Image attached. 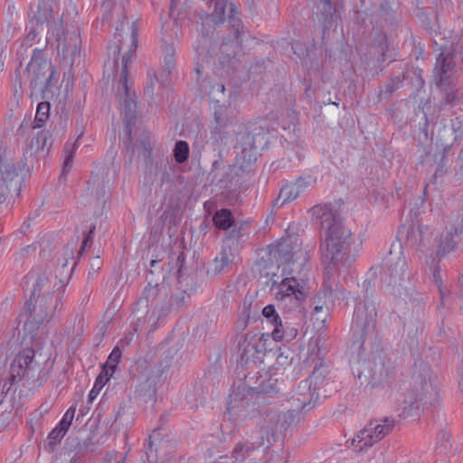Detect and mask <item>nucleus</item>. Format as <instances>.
<instances>
[{
	"label": "nucleus",
	"mask_w": 463,
	"mask_h": 463,
	"mask_svg": "<svg viewBox=\"0 0 463 463\" xmlns=\"http://www.w3.org/2000/svg\"><path fill=\"white\" fill-rule=\"evenodd\" d=\"M213 11L210 14L211 21L218 24L224 21L225 12L228 9V18L232 23L233 37L232 40L224 41L221 45L222 59L221 64L226 66L232 62L241 51V44L242 43V35L240 32L241 21L236 16L238 12L233 3L228 0H216L213 3Z\"/></svg>",
	"instance_id": "nucleus-4"
},
{
	"label": "nucleus",
	"mask_w": 463,
	"mask_h": 463,
	"mask_svg": "<svg viewBox=\"0 0 463 463\" xmlns=\"http://www.w3.org/2000/svg\"><path fill=\"white\" fill-rule=\"evenodd\" d=\"M66 433H63L61 430L55 427L48 435V441L46 449L49 451H53L56 446L61 442Z\"/></svg>",
	"instance_id": "nucleus-32"
},
{
	"label": "nucleus",
	"mask_w": 463,
	"mask_h": 463,
	"mask_svg": "<svg viewBox=\"0 0 463 463\" xmlns=\"http://www.w3.org/2000/svg\"><path fill=\"white\" fill-rule=\"evenodd\" d=\"M378 43L377 52L379 55L383 56L386 50V36L384 34H380L378 36Z\"/></svg>",
	"instance_id": "nucleus-45"
},
{
	"label": "nucleus",
	"mask_w": 463,
	"mask_h": 463,
	"mask_svg": "<svg viewBox=\"0 0 463 463\" xmlns=\"http://www.w3.org/2000/svg\"><path fill=\"white\" fill-rule=\"evenodd\" d=\"M312 221L327 234L335 226H345L333 211L330 203L317 204L310 209Z\"/></svg>",
	"instance_id": "nucleus-13"
},
{
	"label": "nucleus",
	"mask_w": 463,
	"mask_h": 463,
	"mask_svg": "<svg viewBox=\"0 0 463 463\" xmlns=\"http://www.w3.org/2000/svg\"><path fill=\"white\" fill-rule=\"evenodd\" d=\"M394 427V419L385 417L368 422L351 440L356 450L371 447L388 435Z\"/></svg>",
	"instance_id": "nucleus-7"
},
{
	"label": "nucleus",
	"mask_w": 463,
	"mask_h": 463,
	"mask_svg": "<svg viewBox=\"0 0 463 463\" xmlns=\"http://www.w3.org/2000/svg\"><path fill=\"white\" fill-rule=\"evenodd\" d=\"M410 261L404 256H400L395 262L389 266V282L392 293L397 296L405 294L409 289L411 280Z\"/></svg>",
	"instance_id": "nucleus-10"
},
{
	"label": "nucleus",
	"mask_w": 463,
	"mask_h": 463,
	"mask_svg": "<svg viewBox=\"0 0 463 463\" xmlns=\"http://www.w3.org/2000/svg\"><path fill=\"white\" fill-rule=\"evenodd\" d=\"M58 9V0H39L35 9L31 7L32 23H35L37 25L49 23Z\"/></svg>",
	"instance_id": "nucleus-20"
},
{
	"label": "nucleus",
	"mask_w": 463,
	"mask_h": 463,
	"mask_svg": "<svg viewBox=\"0 0 463 463\" xmlns=\"http://www.w3.org/2000/svg\"><path fill=\"white\" fill-rule=\"evenodd\" d=\"M272 337L275 341L290 342L295 339L298 334V327L290 323L288 318L283 321L279 318L273 326Z\"/></svg>",
	"instance_id": "nucleus-24"
},
{
	"label": "nucleus",
	"mask_w": 463,
	"mask_h": 463,
	"mask_svg": "<svg viewBox=\"0 0 463 463\" xmlns=\"http://www.w3.org/2000/svg\"><path fill=\"white\" fill-rule=\"evenodd\" d=\"M257 346L255 343L244 341L243 343V350L241 356L246 360L250 359L255 353H257Z\"/></svg>",
	"instance_id": "nucleus-43"
},
{
	"label": "nucleus",
	"mask_w": 463,
	"mask_h": 463,
	"mask_svg": "<svg viewBox=\"0 0 463 463\" xmlns=\"http://www.w3.org/2000/svg\"><path fill=\"white\" fill-rule=\"evenodd\" d=\"M184 259L183 257V255H179L178 258H177V261L180 262L181 264H183Z\"/></svg>",
	"instance_id": "nucleus-55"
},
{
	"label": "nucleus",
	"mask_w": 463,
	"mask_h": 463,
	"mask_svg": "<svg viewBox=\"0 0 463 463\" xmlns=\"http://www.w3.org/2000/svg\"><path fill=\"white\" fill-rule=\"evenodd\" d=\"M110 376L104 374H99L98 378L96 379V382L94 383L93 388L90 390L89 393V398L90 400H93L97 397L99 391L102 389V387L105 385V383L109 380Z\"/></svg>",
	"instance_id": "nucleus-33"
},
{
	"label": "nucleus",
	"mask_w": 463,
	"mask_h": 463,
	"mask_svg": "<svg viewBox=\"0 0 463 463\" xmlns=\"http://www.w3.org/2000/svg\"><path fill=\"white\" fill-rule=\"evenodd\" d=\"M351 230L346 226H335L324 234L320 254L326 269L338 272L347 270L354 261L359 249Z\"/></svg>",
	"instance_id": "nucleus-3"
},
{
	"label": "nucleus",
	"mask_w": 463,
	"mask_h": 463,
	"mask_svg": "<svg viewBox=\"0 0 463 463\" xmlns=\"http://www.w3.org/2000/svg\"><path fill=\"white\" fill-rule=\"evenodd\" d=\"M82 135L83 134L80 133L78 136L75 143L71 146H70L69 144H66L65 146H64V151H65V154H66V157H65L64 165H63V167H62V172H61L62 175H66L70 172V170H71V168L72 166L73 156H74V153H75V151H76V149L78 147V143H79L80 139L82 137Z\"/></svg>",
	"instance_id": "nucleus-30"
},
{
	"label": "nucleus",
	"mask_w": 463,
	"mask_h": 463,
	"mask_svg": "<svg viewBox=\"0 0 463 463\" xmlns=\"http://www.w3.org/2000/svg\"><path fill=\"white\" fill-rule=\"evenodd\" d=\"M51 67L44 63L43 65H39L37 71L35 65L31 64L29 71L32 73V83L36 87L37 85H48L49 79L51 78L52 72L47 75V72L50 71Z\"/></svg>",
	"instance_id": "nucleus-26"
},
{
	"label": "nucleus",
	"mask_w": 463,
	"mask_h": 463,
	"mask_svg": "<svg viewBox=\"0 0 463 463\" xmlns=\"http://www.w3.org/2000/svg\"><path fill=\"white\" fill-rule=\"evenodd\" d=\"M5 386H6V383H5V384L3 385V390L5 388Z\"/></svg>",
	"instance_id": "nucleus-64"
},
{
	"label": "nucleus",
	"mask_w": 463,
	"mask_h": 463,
	"mask_svg": "<svg viewBox=\"0 0 463 463\" xmlns=\"http://www.w3.org/2000/svg\"><path fill=\"white\" fill-rule=\"evenodd\" d=\"M60 430L63 431V433H66L71 427V424L61 419V420L59 422V424L56 426Z\"/></svg>",
	"instance_id": "nucleus-48"
},
{
	"label": "nucleus",
	"mask_w": 463,
	"mask_h": 463,
	"mask_svg": "<svg viewBox=\"0 0 463 463\" xmlns=\"http://www.w3.org/2000/svg\"><path fill=\"white\" fill-rule=\"evenodd\" d=\"M212 463H234V462L232 461V458L223 456V457H220L217 460H215Z\"/></svg>",
	"instance_id": "nucleus-49"
},
{
	"label": "nucleus",
	"mask_w": 463,
	"mask_h": 463,
	"mask_svg": "<svg viewBox=\"0 0 463 463\" xmlns=\"http://www.w3.org/2000/svg\"><path fill=\"white\" fill-rule=\"evenodd\" d=\"M315 5L319 12L324 15L331 14L332 5L330 0H315Z\"/></svg>",
	"instance_id": "nucleus-41"
},
{
	"label": "nucleus",
	"mask_w": 463,
	"mask_h": 463,
	"mask_svg": "<svg viewBox=\"0 0 463 463\" xmlns=\"http://www.w3.org/2000/svg\"><path fill=\"white\" fill-rule=\"evenodd\" d=\"M463 56L460 51L456 49H444L437 58L435 72L439 76V85L449 80L458 70L461 69Z\"/></svg>",
	"instance_id": "nucleus-9"
},
{
	"label": "nucleus",
	"mask_w": 463,
	"mask_h": 463,
	"mask_svg": "<svg viewBox=\"0 0 463 463\" xmlns=\"http://www.w3.org/2000/svg\"><path fill=\"white\" fill-rule=\"evenodd\" d=\"M39 364L34 360L33 349L23 350L13 361L10 374L13 382L33 379L39 372Z\"/></svg>",
	"instance_id": "nucleus-11"
},
{
	"label": "nucleus",
	"mask_w": 463,
	"mask_h": 463,
	"mask_svg": "<svg viewBox=\"0 0 463 463\" xmlns=\"http://www.w3.org/2000/svg\"><path fill=\"white\" fill-rule=\"evenodd\" d=\"M318 399V393L315 392L300 391L298 389V393L292 397V408L287 411H292L294 420L300 411H309L313 407L316 401Z\"/></svg>",
	"instance_id": "nucleus-22"
},
{
	"label": "nucleus",
	"mask_w": 463,
	"mask_h": 463,
	"mask_svg": "<svg viewBox=\"0 0 463 463\" xmlns=\"http://www.w3.org/2000/svg\"><path fill=\"white\" fill-rule=\"evenodd\" d=\"M216 0H207L209 3H214Z\"/></svg>",
	"instance_id": "nucleus-63"
},
{
	"label": "nucleus",
	"mask_w": 463,
	"mask_h": 463,
	"mask_svg": "<svg viewBox=\"0 0 463 463\" xmlns=\"http://www.w3.org/2000/svg\"><path fill=\"white\" fill-rule=\"evenodd\" d=\"M196 72H197L198 74H200V73H201V71H200V69H199V68H196Z\"/></svg>",
	"instance_id": "nucleus-60"
},
{
	"label": "nucleus",
	"mask_w": 463,
	"mask_h": 463,
	"mask_svg": "<svg viewBox=\"0 0 463 463\" xmlns=\"http://www.w3.org/2000/svg\"><path fill=\"white\" fill-rule=\"evenodd\" d=\"M174 50L172 46H166L165 50V57H164V62L165 66L168 70V71H171V69L174 67L175 59H174Z\"/></svg>",
	"instance_id": "nucleus-40"
},
{
	"label": "nucleus",
	"mask_w": 463,
	"mask_h": 463,
	"mask_svg": "<svg viewBox=\"0 0 463 463\" xmlns=\"http://www.w3.org/2000/svg\"><path fill=\"white\" fill-rule=\"evenodd\" d=\"M433 276H434L435 279L437 280V276H439V274H437V272L435 271V272L433 273Z\"/></svg>",
	"instance_id": "nucleus-58"
},
{
	"label": "nucleus",
	"mask_w": 463,
	"mask_h": 463,
	"mask_svg": "<svg viewBox=\"0 0 463 463\" xmlns=\"http://www.w3.org/2000/svg\"><path fill=\"white\" fill-rule=\"evenodd\" d=\"M157 82L156 75L154 71L147 72L146 85L145 87V91L148 95H153L156 84Z\"/></svg>",
	"instance_id": "nucleus-39"
},
{
	"label": "nucleus",
	"mask_w": 463,
	"mask_h": 463,
	"mask_svg": "<svg viewBox=\"0 0 463 463\" xmlns=\"http://www.w3.org/2000/svg\"><path fill=\"white\" fill-rule=\"evenodd\" d=\"M134 336V333H129L128 335H127L124 339L120 340V344L128 345L130 342L132 341V338Z\"/></svg>",
	"instance_id": "nucleus-50"
},
{
	"label": "nucleus",
	"mask_w": 463,
	"mask_h": 463,
	"mask_svg": "<svg viewBox=\"0 0 463 463\" xmlns=\"http://www.w3.org/2000/svg\"><path fill=\"white\" fill-rule=\"evenodd\" d=\"M189 152L190 149L187 142L183 140L177 141L174 148L175 160L178 164H183L186 162L189 156Z\"/></svg>",
	"instance_id": "nucleus-31"
},
{
	"label": "nucleus",
	"mask_w": 463,
	"mask_h": 463,
	"mask_svg": "<svg viewBox=\"0 0 463 463\" xmlns=\"http://www.w3.org/2000/svg\"><path fill=\"white\" fill-rule=\"evenodd\" d=\"M458 103V91H450L447 92L444 101L442 102V106L449 105V106H455Z\"/></svg>",
	"instance_id": "nucleus-44"
},
{
	"label": "nucleus",
	"mask_w": 463,
	"mask_h": 463,
	"mask_svg": "<svg viewBox=\"0 0 463 463\" xmlns=\"http://www.w3.org/2000/svg\"><path fill=\"white\" fill-rule=\"evenodd\" d=\"M462 103L463 104V93L458 91V103Z\"/></svg>",
	"instance_id": "nucleus-54"
},
{
	"label": "nucleus",
	"mask_w": 463,
	"mask_h": 463,
	"mask_svg": "<svg viewBox=\"0 0 463 463\" xmlns=\"http://www.w3.org/2000/svg\"><path fill=\"white\" fill-rule=\"evenodd\" d=\"M213 221L217 228L227 230L233 222V216L229 209H221L215 213Z\"/></svg>",
	"instance_id": "nucleus-27"
},
{
	"label": "nucleus",
	"mask_w": 463,
	"mask_h": 463,
	"mask_svg": "<svg viewBox=\"0 0 463 463\" xmlns=\"http://www.w3.org/2000/svg\"><path fill=\"white\" fill-rule=\"evenodd\" d=\"M376 312L372 305L359 302L354 308L353 322L364 332H369L374 327Z\"/></svg>",
	"instance_id": "nucleus-18"
},
{
	"label": "nucleus",
	"mask_w": 463,
	"mask_h": 463,
	"mask_svg": "<svg viewBox=\"0 0 463 463\" xmlns=\"http://www.w3.org/2000/svg\"><path fill=\"white\" fill-rule=\"evenodd\" d=\"M75 411H76V407L75 406H71L66 411V412L64 413V415L62 417V420L67 421V422H69L71 425V422H72L73 418H74Z\"/></svg>",
	"instance_id": "nucleus-47"
},
{
	"label": "nucleus",
	"mask_w": 463,
	"mask_h": 463,
	"mask_svg": "<svg viewBox=\"0 0 463 463\" xmlns=\"http://www.w3.org/2000/svg\"><path fill=\"white\" fill-rule=\"evenodd\" d=\"M67 262L68 261L66 260L64 263H62V267H66L67 266Z\"/></svg>",
	"instance_id": "nucleus-61"
},
{
	"label": "nucleus",
	"mask_w": 463,
	"mask_h": 463,
	"mask_svg": "<svg viewBox=\"0 0 463 463\" xmlns=\"http://www.w3.org/2000/svg\"><path fill=\"white\" fill-rule=\"evenodd\" d=\"M121 356V349L118 346H116L107 359L106 364L104 366V373L112 377L113 373L118 368V364L120 362Z\"/></svg>",
	"instance_id": "nucleus-28"
},
{
	"label": "nucleus",
	"mask_w": 463,
	"mask_h": 463,
	"mask_svg": "<svg viewBox=\"0 0 463 463\" xmlns=\"http://www.w3.org/2000/svg\"><path fill=\"white\" fill-rule=\"evenodd\" d=\"M255 419L260 435L267 440L275 433L286 430L294 422L292 411H280L274 407L261 408Z\"/></svg>",
	"instance_id": "nucleus-6"
},
{
	"label": "nucleus",
	"mask_w": 463,
	"mask_h": 463,
	"mask_svg": "<svg viewBox=\"0 0 463 463\" xmlns=\"http://www.w3.org/2000/svg\"><path fill=\"white\" fill-rule=\"evenodd\" d=\"M35 302L33 319L38 318L43 321L52 317L55 311L61 305V297L60 295L54 296L48 291L46 295L43 293V295L37 296Z\"/></svg>",
	"instance_id": "nucleus-16"
},
{
	"label": "nucleus",
	"mask_w": 463,
	"mask_h": 463,
	"mask_svg": "<svg viewBox=\"0 0 463 463\" xmlns=\"http://www.w3.org/2000/svg\"><path fill=\"white\" fill-rule=\"evenodd\" d=\"M255 130L257 128L250 130L248 125L234 120L222 106L220 105L215 109L214 125L211 131L212 139L217 145H226L235 140L241 149L237 159L247 165L256 161L258 146L264 139L260 131L255 132Z\"/></svg>",
	"instance_id": "nucleus-2"
},
{
	"label": "nucleus",
	"mask_w": 463,
	"mask_h": 463,
	"mask_svg": "<svg viewBox=\"0 0 463 463\" xmlns=\"http://www.w3.org/2000/svg\"><path fill=\"white\" fill-rule=\"evenodd\" d=\"M237 256L233 252L232 245H224L220 253L215 257L208 269V273L217 275L226 268L236 262Z\"/></svg>",
	"instance_id": "nucleus-23"
},
{
	"label": "nucleus",
	"mask_w": 463,
	"mask_h": 463,
	"mask_svg": "<svg viewBox=\"0 0 463 463\" xmlns=\"http://www.w3.org/2000/svg\"><path fill=\"white\" fill-rule=\"evenodd\" d=\"M322 309H323V307H322V306H316V307H314V312H315V314H316V315H318V313H319L320 311H322Z\"/></svg>",
	"instance_id": "nucleus-53"
},
{
	"label": "nucleus",
	"mask_w": 463,
	"mask_h": 463,
	"mask_svg": "<svg viewBox=\"0 0 463 463\" xmlns=\"http://www.w3.org/2000/svg\"><path fill=\"white\" fill-rule=\"evenodd\" d=\"M48 284V278L45 275H40L35 279L33 284V289L32 291V298H36V296L41 295L43 288Z\"/></svg>",
	"instance_id": "nucleus-36"
},
{
	"label": "nucleus",
	"mask_w": 463,
	"mask_h": 463,
	"mask_svg": "<svg viewBox=\"0 0 463 463\" xmlns=\"http://www.w3.org/2000/svg\"><path fill=\"white\" fill-rule=\"evenodd\" d=\"M32 327H33V324L32 322H26L24 324V329L27 330V331H31L32 330Z\"/></svg>",
	"instance_id": "nucleus-52"
},
{
	"label": "nucleus",
	"mask_w": 463,
	"mask_h": 463,
	"mask_svg": "<svg viewBox=\"0 0 463 463\" xmlns=\"http://www.w3.org/2000/svg\"><path fill=\"white\" fill-rule=\"evenodd\" d=\"M265 437L260 435L254 439H246L235 444L232 459L234 463H256L255 458H251L253 452L264 445Z\"/></svg>",
	"instance_id": "nucleus-14"
},
{
	"label": "nucleus",
	"mask_w": 463,
	"mask_h": 463,
	"mask_svg": "<svg viewBox=\"0 0 463 463\" xmlns=\"http://www.w3.org/2000/svg\"><path fill=\"white\" fill-rule=\"evenodd\" d=\"M431 392H432L431 384L425 383L424 386L422 387V392L416 396V400L414 402H412L411 404L412 405L415 404V408L418 409L419 408L418 403L421 402H424V403H426L427 400H428L427 395L428 394L431 395Z\"/></svg>",
	"instance_id": "nucleus-37"
},
{
	"label": "nucleus",
	"mask_w": 463,
	"mask_h": 463,
	"mask_svg": "<svg viewBox=\"0 0 463 463\" xmlns=\"http://www.w3.org/2000/svg\"><path fill=\"white\" fill-rule=\"evenodd\" d=\"M95 229V227L93 226L89 233L86 235V237L84 238L83 241H82V245L80 247V254L85 250L86 247H90V245L91 244L92 242V237H91V234L93 232V230Z\"/></svg>",
	"instance_id": "nucleus-46"
},
{
	"label": "nucleus",
	"mask_w": 463,
	"mask_h": 463,
	"mask_svg": "<svg viewBox=\"0 0 463 463\" xmlns=\"http://www.w3.org/2000/svg\"><path fill=\"white\" fill-rule=\"evenodd\" d=\"M23 177L19 176L13 163H2L0 159V204L14 201L22 190Z\"/></svg>",
	"instance_id": "nucleus-8"
},
{
	"label": "nucleus",
	"mask_w": 463,
	"mask_h": 463,
	"mask_svg": "<svg viewBox=\"0 0 463 463\" xmlns=\"http://www.w3.org/2000/svg\"><path fill=\"white\" fill-rule=\"evenodd\" d=\"M442 241L439 244V253L441 252L442 254H445L446 252H449L454 249L455 243L453 241V236L452 233L449 232H447L444 236H442Z\"/></svg>",
	"instance_id": "nucleus-34"
},
{
	"label": "nucleus",
	"mask_w": 463,
	"mask_h": 463,
	"mask_svg": "<svg viewBox=\"0 0 463 463\" xmlns=\"http://www.w3.org/2000/svg\"><path fill=\"white\" fill-rule=\"evenodd\" d=\"M167 294L162 291V288L157 285L148 284L143 291L142 297L139 298L137 305L144 307L147 309V313L151 312L153 316L157 315V311L163 307V303L165 302Z\"/></svg>",
	"instance_id": "nucleus-15"
},
{
	"label": "nucleus",
	"mask_w": 463,
	"mask_h": 463,
	"mask_svg": "<svg viewBox=\"0 0 463 463\" xmlns=\"http://www.w3.org/2000/svg\"><path fill=\"white\" fill-rule=\"evenodd\" d=\"M329 295H330V297H333V290L332 289L329 290Z\"/></svg>",
	"instance_id": "nucleus-59"
},
{
	"label": "nucleus",
	"mask_w": 463,
	"mask_h": 463,
	"mask_svg": "<svg viewBox=\"0 0 463 463\" xmlns=\"http://www.w3.org/2000/svg\"><path fill=\"white\" fill-rule=\"evenodd\" d=\"M262 315L269 319V321L274 326L276 322L280 318L276 313L273 305L266 306L262 310Z\"/></svg>",
	"instance_id": "nucleus-38"
},
{
	"label": "nucleus",
	"mask_w": 463,
	"mask_h": 463,
	"mask_svg": "<svg viewBox=\"0 0 463 463\" xmlns=\"http://www.w3.org/2000/svg\"><path fill=\"white\" fill-rule=\"evenodd\" d=\"M156 263V260H151V263H150L151 267H154Z\"/></svg>",
	"instance_id": "nucleus-56"
},
{
	"label": "nucleus",
	"mask_w": 463,
	"mask_h": 463,
	"mask_svg": "<svg viewBox=\"0 0 463 463\" xmlns=\"http://www.w3.org/2000/svg\"><path fill=\"white\" fill-rule=\"evenodd\" d=\"M319 319H320V317H317V320H319ZM321 320H322V321H324V320H325V318H324V317H321Z\"/></svg>",
	"instance_id": "nucleus-62"
},
{
	"label": "nucleus",
	"mask_w": 463,
	"mask_h": 463,
	"mask_svg": "<svg viewBox=\"0 0 463 463\" xmlns=\"http://www.w3.org/2000/svg\"><path fill=\"white\" fill-rule=\"evenodd\" d=\"M50 105L48 102H41L36 110L35 121L43 123L49 115Z\"/></svg>",
	"instance_id": "nucleus-35"
},
{
	"label": "nucleus",
	"mask_w": 463,
	"mask_h": 463,
	"mask_svg": "<svg viewBox=\"0 0 463 463\" xmlns=\"http://www.w3.org/2000/svg\"><path fill=\"white\" fill-rule=\"evenodd\" d=\"M130 48L128 53L122 57V68L119 76V83L118 87V96L119 101H122L121 110L124 113L128 124L135 118L136 103L133 99V93L131 92V84L128 79V64L131 59V52L137 48V23L133 22L130 27Z\"/></svg>",
	"instance_id": "nucleus-5"
},
{
	"label": "nucleus",
	"mask_w": 463,
	"mask_h": 463,
	"mask_svg": "<svg viewBox=\"0 0 463 463\" xmlns=\"http://www.w3.org/2000/svg\"><path fill=\"white\" fill-rule=\"evenodd\" d=\"M168 365L164 363L154 365L150 370L146 379V382L141 384V391L145 392V394L148 397H153L156 393V387L167 378L165 369Z\"/></svg>",
	"instance_id": "nucleus-19"
},
{
	"label": "nucleus",
	"mask_w": 463,
	"mask_h": 463,
	"mask_svg": "<svg viewBox=\"0 0 463 463\" xmlns=\"http://www.w3.org/2000/svg\"><path fill=\"white\" fill-rule=\"evenodd\" d=\"M88 193L94 197L97 203H102L106 194L105 185L101 181L92 179L89 182Z\"/></svg>",
	"instance_id": "nucleus-29"
},
{
	"label": "nucleus",
	"mask_w": 463,
	"mask_h": 463,
	"mask_svg": "<svg viewBox=\"0 0 463 463\" xmlns=\"http://www.w3.org/2000/svg\"><path fill=\"white\" fill-rule=\"evenodd\" d=\"M225 87L223 84L217 83L212 86L211 90L209 92L210 96L213 99L216 100L217 103L221 101L220 96L224 94Z\"/></svg>",
	"instance_id": "nucleus-42"
},
{
	"label": "nucleus",
	"mask_w": 463,
	"mask_h": 463,
	"mask_svg": "<svg viewBox=\"0 0 463 463\" xmlns=\"http://www.w3.org/2000/svg\"><path fill=\"white\" fill-rule=\"evenodd\" d=\"M258 408L255 402L246 399H241L238 393L232 395L227 407V416L230 421H245L255 419Z\"/></svg>",
	"instance_id": "nucleus-12"
},
{
	"label": "nucleus",
	"mask_w": 463,
	"mask_h": 463,
	"mask_svg": "<svg viewBox=\"0 0 463 463\" xmlns=\"http://www.w3.org/2000/svg\"><path fill=\"white\" fill-rule=\"evenodd\" d=\"M271 256L284 265L283 273L289 277L281 282H273L271 290L277 301L283 307H298L305 299V292L302 284L305 281L306 273L308 270V253L299 243L284 240L273 245L270 250Z\"/></svg>",
	"instance_id": "nucleus-1"
},
{
	"label": "nucleus",
	"mask_w": 463,
	"mask_h": 463,
	"mask_svg": "<svg viewBox=\"0 0 463 463\" xmlns=\"http://www.w3.org/2000/svg\"><path fill=\"white\" fill-rule=\"evenodd\" d=\"M41 416H42V412H37L36 411V412L33 413L31 415L30 422L32 423L34 419L39 418Z\"/></svg>",
	"instance_id": "nucleus-51"
},
{
	"label": "nucleus",
	"mask_w": 463,
	"mask_h": 463,
	"mask_svg": "<svg viewBox=\"0 0 463 463\" xmlns=\"http://www.w3.org/2000/svg\"><path fill=\"white\" fill-rule=\"evenodd\" d=\"M326 368L320 364L314 368L308 378L303 380L298 384V390L315 392L326 382Z\"/></svg>",
	"instance_id": "nucleus-25"
},
{
	"label": "nucleus",
	"mask_w": 463,
	"mask_h": 463,
	"mask_svg": "<svg viewBox=\"0 0 463 463\" xmlns=\"http://www.w3.org/2000/svg\"><path fill=\"white\" fill-rule=\"evenodd\" d=\"M48 34L50 35L48 38H55L58 43V48L61 47L63 52L71 55L78 53L80 39L76 33H72L71 34L65 36L64 31L61 27L52 25Z\"/></svg>",
	"instance_id": "nucleus-17"
},
{
	"label": "nucleus",
	"mask_w": 463,
	"mask_h": 463,
	"mask_svg": "<svg viewBox=\"0 0 463 463\" xmlns=\"http://www.w3.org/2000/svg\"><path fill=\"white\" fill-rule=\"evenodd\" d=\"M121 49H122V46L120 44V45L118 46V52H119L121 51Z\"/></svg>",
	"instance_id": "nucleus-57"
},
{
	"label": "nucleus",
	"mask_w": 463,
	"mask_h": 463,
	"mask_svg": "<svg viewBox=\"0 0 463 463\" xmlns=\"http://www.w3.org/2000/svg\"><path fill=\"white\" fill-rule=\"evenodd\" d=\"M307 186V182L299 178L294 183L287 184L282 186L278 198L274 201V206L281 207L285 203L297 199Z\"/></svg>",
	"instance_id": "nucleus-21"
}]
</instances>
